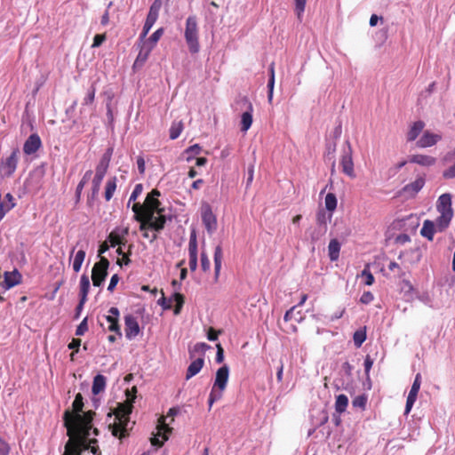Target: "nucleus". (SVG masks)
<instances>
[{"instance_id": "nucleus-2", "label": "nucleus", "mask_w": 455, "mask_h": 455, "mask_svg": "<svg viewBox=\"0 0 455 455\" xmlns=\"http://www.w3.org/2000/svg\"><path fill=\"white\" fill-rule=\"evenodd\" d=\"M135 396L127 397L124 403H119L113 412L108 414V417L115 416V420L109 424V429L115 437L123 440L130 435V415L132 411Z\"/></svg>"}, {"instance_id": "nucleus-50", "label": "nucleus", "mask_w": 455, "mask_h": 455, "mask_svg": "<svg viewBox=\"0 0 455 455\" xmlns=\"http://www.w3.org/2000/svg\"><path fill=\"white\" fill-rule=\"evenodd\" d=\"M161 298L158 299L157 303L164 309L168 310L172 308V299H167L164 296L163 291H161Z\"/></svg>"}, {"instance_id": "nucleus-21", "label": "nucleus", "mask_w": 455, "mask_h": 455, "mask_svg": "<svg viewBox=\"0 0 455 455\" xmlns=\"http://www.w3.org/2000/svg\"><path fill=\"white\" fill-rule=\"evenodd\" d=\"M408 162L423 167H430L435 164L436 158L428 155L414 154L409 156Z\"/></svg>"}, {"instance_id": "nucleus-56", "label": "nucleus", "mask_w": 455, "mask_h": 455, "mask_svg": "<svg viewBox=\"0 0 455 455\" xmlns=\"http://www.w3.org/2000/svg\"><path fill=\"white\" fill-rule=\"evenodd\" d=\"M87 330H88L87 318L85 317L80 323V324L77 326V328L76 330V335L82 336V335H84L87 331Z\"/></svg>"}, {"instance_id": "nucleus-47", "label": "nucleus", "mask_w": 455, "mask_h": 455, "mask_svg": "<svg viewBox=\"0 0 455 455\" xmlns=\"http://www.w3.org/2000/svg\"><path fill=\"white\" fill-rule=\"evenodd\" d=\"M119 310L117 307H112L108 310V315L106 316V320L109 324L118 322Z\"/></svg>"}, {"instance_id": "nucleus-63", "label": "nucleus", "mask_w": 455, "mask_h": 455, "mask_svg": "<svg viewBox=\"0 0 455 455\" xmlns=\"http://www.w3.org/2000/svg\"><path fill=\"white\" fill-rule=\"evenodd\" d=\"M118 282H119L118 275L117 274L113 275L111 279H110L108 290L112 292L115 290V288H116V284L118 283Z\"/></svg>"}, {"instance_id": "nucleus-51", "label": "nucleus", "mask_w": 455, "mask_h": 455, "mask_svg": "<svg viewBox=\"0 0 455 455\" xmlns=\"http://www.w3.org/2000/svg\"><path fill=\"white\" fill-rule=\"evenodd\" d=\"M295 1V12L299 19H300L302 13L305 11L307 0H294Z\"/></svg>"}, {"instance_id": "nucleus-14", "label": "nucleus", "mask_w": 455, "mask_h": 455, "mask_svg": "<svg viewBox=\"0 0 455 455\" xmlns=\"http://www.w3.org/2000/svg\"><path fill=\"white\" fill-rule=\"evenodd\" d=\"M239 103L243 104L246 108V110L241 116V131L246 132L252 124L253 106L246 96L242 97Z\"/></svg>"}, {"instance_id": "nucleus-31", "label": "nucleus", "mask_w": 455, "mask_h": 455, "mask_svg": "<svg viewBox=\"0 0 455 455\" xmlns=\"http://www.w3.org/2000/svg\"><path fill=\"white\" fill-rule=\"evenodd\" d=\"M152 50H153L152 46H148V45L144 44L140 48V51L135 60L133 66L134 67L142 66L145 63V61L148 60Z\"/></svg>"}, {"instance_id": "nucleus-40", "label": "nucleus", "mask_w": 455, "mask_h": 455, "mask_svg": "<svg viewBox=\"0 0 455 455\" xmlns=\"http://www.w3.org/2000/svg\"><path fill=\"white\" fill-rule=\"evenodd\" d=\"M164 30L163 28H158L148 38V42L144 44L148 46H152V49L156 46L161 36H163Z\"/></svg>"}, {"instance_id": "nucleus-32", "label": "nucleus", "mask_w": 455, "mask_h": 455, "mask_svg": "<svg viewBox=\"0 0 455 455\" xmlns=\"http://www.w3.org/2000/svg\"><path fill=\"white\" fill-rule=\"evenodd\" d=\"M347 405H348V398L346 395L340 394L336 396L335 411L338 413L341 414L344 411H346Z\"/></svg>"}, {"instance_id": "nucleus-4", "label": "nucleus", "mask_w": 455, "mask_h": 455, "mask_svg": "<svg viewBox=\"0 0 455 455\" xmlns=\"http://www.w3.org/2000/svg\"><path fill=\"white\" fill-rule=\"evenodd\" d=\"M436 210L439 213L435 220L436 229L438 232H443L449 228L454 215L450 194L445 193L439 196L436 202Z\"/></svg>"}, {"instance_id": "nucleus-18", "label": "nucleus", "mask_w": 455, "mask_h": 455, "mask_svg": "<svg viewBox=\"0 0 455 455\" xmlns=\"http://www.w3.org/2000/svg\"><path fill=\"white\" fill-rule=\"evenodd\" d=\"M442 140L440 134L433 133L427 130L423 132V135L417 141L416 145L418 148H425L435 146L438 141Z\"/></svg>"}, {"instance_id": "nucleus-35", "label": "nucleus", "mask_w": 455, "mask_h": 455, "mask_svg": "<svg viewBox=\"0 0 455 455\" xmlns=\"http://www.w3.org/2000/svg\"><path fill=\"white\" fill-rule=\"evenodd\" d=\"M331 219V212L327 215L324 211H319L316 214V222L319 226H321L323 231H326L327 222Z\"/></svg>"}, {"instance_id": "nucleus-22", "label": "nucleus", "mask_w": 455, "mask_h": 455, "mask_svg": "<svg viewBox=\"0 0 455 455\" xmlns=\"http://www.w3.org/2000/svg\"><path fill=\"white\" fill-rule=\"evenodd\" d=\"M22 276L20 273L14 269L13 271L4 272V286L5 290H9L15 285H18L21 283Z\"/></svg>"}, {"instance_id": "nucleus-45", "label": "nucleus", "mask_w": 455, "mask_h": 455, "mask_svg": "<svg viewBox=\"0 0 455 455\" xmlns=\"http://www.w3.org/2000/svg\"><path fill=\"white\" fill-rule=\"evenodd\" d=\"M202 151V148L198 144L190 146L185 150V154L188 155L187 161L189 162L194 156L199 155Z\"/></svg>"}, {"instance_id": "nucleus-58", "label": "nucleus", "mask_w": 455, "mask_h": 455, "mask_svg": "<svg viewBox=\"0 0 455 455\" xmlns=\"http://www.w3.org/2000/svg\"><path fill=\"white\" fill-rule=\"evenodd\" d=\"M373 299H374V296L371 291H364L360 298V302L363 304H369Z\"/></svg>"}, {"instance_id": "nucleus-37", "label": "nucleus", "mask_w": 455, "mask_h": 455, "mask_svg": "<svg viewBox=\"0 0 455 455\" xmlns=\"http://www.w3.org/2000/svg\"><path fill=\"white\" fill-rule=\"evenodd\" d=\"M92 175V171L89 170L84 173L82 180L79 181V183L76 187V195L77 199L80 198L81 193H82L84 186L86 185V183L91 180Z\"/></svg>"}, {"instance_id": "nucleus-24", "label": "nucleus", "mask_w": 455, "mask_h": 455, "mask_svg": "<svg viewBox=\"0 0 455 455\" xmlns=\"http://www.w3.org/2000/svg\"><path fill=\"white\" fill-rule=\"evenodd\" d=\"M435 232H438L436 229V221L434 222L430 220H424L423 226L420 229V235L428 241H433Z\"/></svg>"}, {"instance_id": "nucleus-23", "label": "nucleus", "mask_w": 455, "mask_h": 455, "mask_svg": "<svg viewBox=\"0 0 455 455\" xmlns=\"http://www.w3.org/2000/svg\"><path fill=\"white\" fill-rule=\"evenodd\" d=\"M425 185V178L418 177L414 181L405 185L403 188V192L414 196H416L424 187Z\"/></svg>"}, {"instance_id": "nucleus-55", "label": "nucleus", "mask_w": 455, "mask_h": 455, "mask_svg": "<svg viewBox=\"0 0 455 455\" xmlns=\"http://www.w3.org/2000/svg\"><path fill=\"white\" fill-rule=\"evenodd\" d=\"M106 34H97L93 37V43L92 47L96 48L100 47L106 41Z\"/></svg>"}, {"instance_id": "nucleus-48", "label": "nucleus", "mask_w": 455, "mask_h": 455, "mask_svg": "<svg viewBox=\"0 0 455 455\" xmlns=\"http://www.w3.org/2000/svg\"><path fill=\"white\" fill-rule=\"evenodd\" d=\"M352 403L354 407H358L362 410H364L367 403V397L365 395H358L353 400Z\"/></svg>"}, {"instance_id": "nucleus-11", "label": "nucleus", "mask_w": 455, "mask_h": 455, "mask_svg": "<svg viewBox=\"0 0 455 455\" xmlns=\"http://www.w3.org/2000/svg\"><path fill=\"white\" fill-rule=\"evenodd\" d=\"M161 6H162L161 0H155L153 2V4H151V6L149 8V12H148L147 19H146V21H145V24L143 26L142 32L140 36V38L141 40L147 36V35L148 34V32L151 29V28L153 27V25L156 23V21L158 18V15H159V11L161 9Z\"/></svg>"}, {"instance_id": "nucleus-53", "label": "nucleus", "mask_w": 455, "mask_h": 455, "mask_svg": "<svg viewBox=\"0 0 455 455\" xmlns=\"http://www.w3.org/2000/svg\"><path fill=\"white\" fill-rule=\"evenodd\" d=\"M201 267L204 272L209 271L211 267L210 259L205 252L201 254Z\"/></svg>"}, {"instance_id": "nucleus-41", "label": "nucleus", "mask_w": 455, "mask_h": 455, "mask_svg": "<svg viewBox=\"0 0 455 455\" xmlns=\"http://www.w3.org/2000/svg\"><path fill=\"white\" fill-rule=\"evenodd\" d=\"M361 276L364 279V284L372 285L375 278L370 270V265L366 264L363 270L361 273Z\"/></svg>"}, {"instance_id": "nucleus-29", "label": "nucleus", "mask_w": 455, "mask_h": 455, "mask_svg": "<svg viewBox=\"0 0 455 455\" xmlns=\"http://www.w3.org/2000/svg\"><path fill=\"white\" fill-rule=\"evenodd\" d=\"M340 251V243L337 239H331L328 245V254L331 261L338 260Z\"/></svg>"}, {"instance_id": "nucleus-62", "label": "nucleus", "mask_w": 455, "mask_h": 455, "mask_svg": "<svg viewBox=\"0 0 455 455\" xmlns=\"http://www.w3.org/2000/svg\"><path fill=\"white\" fill-rule=\"evenodd\" d=\"M216 362L221 363L224 361V349L220 344H217Z\"/></svg>"}, {"instance_id": "nucleus-5", "label": "nucleus", "mask_w": 455, "mask_h": 455, "mask_svg": "<svg viewBox=\"0 0 455 455\" xmlns=\"http://www.w3.org/2000/svg\"><path fill=\"white\" fill-rule=\"evenodd\" d=\"M86 453L101 455L96 438H92L91 442L68 440L62 455H86Z\"/></svg>"}, {"instance_id": "nucleus-54", "label": "nucleus", "mask_w": 455, "mask_h": 455, "mask_svg": "<svg viewBox=\"0 0 455 455\" xmlns=\"http://www.w3.org/2000/svg\"><path fill=\"white\" fill-rule=\"evenodd\" d=\"M7 202H1V204L5 207H10V211L13 209L16 205L15 199L11 193H7L4 196Z\"/></svg>"}, {"instance_id": "nucleus-19", "label": "nucleus", "mask_w": 455, "mask_h": 455, "mask_svg": "<svg viewBox=\"0 0 455 455\" xmlns=\"http://www.w3.org/2000/svg\"><path fill=\"white\" fill-rule=\"evenodd\" d=\"M124 331L127 339H131L136 337L140 332V326L137 319L132 315H127L124 317Z\"/></svg>"}, {"instance_id": "nucleus-60", "label": "nucleus", "mask_w": 455, "mask_h": 455, "mask_svg": "<svg viewBox=\"0 0 455 455\" xmlns=\"http://www.w3.org/2000/svg\"><path fill=\"white\" fill-rule=\"evenodd\" d=\"M411 241V237L407 234H400L395 237V243L398 244H405Z\"/></svg>"}, {"instance_id": "nucleus-13", "label": "nucleus", "mask_w": 455, "mask_h": 455, "mask_svg": "<svg viewBox=\"0 0 455 455\" xmlns=\"http://www.w3.org/2000/svg\"><path fill=\"white\" fill-rule=\"evenodd\" d=\"M201 217L208 234H212L217 229V218L209 204L205 203L202 205Z\"/></svg>"}, {"instance_id": "nucleus-6", "label": "nucleus", "mask_w": 455, "mask_h": 455, "mask_svg": "<svg viewBox=\"0 0 455 455\" xmlns=\"http://www.w3.org/2000/svg\"><path fill=\"white\" fill-rule=\"evenodd\" d=\"M228 378L229 368L227 364H224L219 368L216 372L214 384L208 398L209 411L212 409L213 403L222 397V394L228 386Z\"/></svg>"}, {"instance_id": "nucleus-17", "label": "nucleus", "mask_w": 455, "mask_h": 455, "mask_svg": "<svg viewBox=\"0 0 455 455\" xmlns=\"http://www.w3.org/2000/svg\"><path fill=\"white\" fill-rule=\"evenodd\" d=\"M420 385H421V374L417 373L415 376L414 381L412 383V386L411 387V390L409 392V395L407 396L405 411H404L405 414H409L410 411H411V408L417 399L418 393L420 388Z\"/></svg>"}, {"instance_id": "nucleus-10", "label": "nucleus", "mask_w": 455, "mask_h": 455, "mask_svg": "<svg viewBox=\"0 0 455 455\" xmlns=\"http://www.w3.org/2000/svg\"><path fill=\"white\" fill-rule=\"evenodd\" d=\"M109 261L106 257H100L92 270V280L94 286H100L108 275Z\"/></svg>"}, {"instance_id": "nucleus-9", "label": "nucleus", "mask_w": 455, "mask_h": 455, "mask_svg": "<svg viewBox=\"0 0 455 455\" xmlns=\"http://www.w3.org/2000/svg\"><path fill=\"white\" fill-rule=\"evenodd\" d=\"M20 149L19 148H14L11 154L5 157H3L0 161V177L10 178L15 172L19 158H20Z\"/></svg>"}, {"instance_id": "nucleus-26", "label": "nucleus", "mask_w": 455, "mask_h": 455, "mask_svg": "<svg viewBox=\"0 0 455 455\" xmlns=\"http://www.w3.org/2000/svg\"><path fill=\"white\" fill-rule=\"evenodd\" d=\"M90 290V280L86 275H83L80 279V307L84 306L87 300Z\"/></svg>"}, {"instance_id": "nucleus-59", "label": "nucleus", "mask_w": 455, "mask_h": 455, "mask_svg": "<svg viewBox=\"0 0 455 455\" xmlns=\"http://www.w3.org/2000/svg\"><path fill=\"white\" fill-rule=\"evenodd\" d=\"M9 444L3 438H0V455H9Z\"/></svg>"}, {"instance_id": "nucleus-43", "label": "nucleus", "mask_w": 455, "mask_h": 455, "mask_svg": "<svg viewBox=\"0 0 455 455\" xmlns=\"http://www.w3.org/2000/svg\"><path fill=\"white\" fill-rule=\"evenodd\" d=\"M173 299L176 303L173 312L175 315H179L181 311L183 305H184L185 298L181 293L176 292L173 295Z\"/></svg>"}, {"instance_id": "nucleus-49", "label": "nucleus", "mask_w": 455, "mask_h": 455, "mask_svg": "<svg viewBox=\"0 0 455 455\" xmlns=\"http://www.w3.org/2000/svg\"><path fill=\"white\" fill-rule=\"evenodd\" d=\"M388 269L391 271V272H395L396 273L397 276L402 278L404 276L405 273L403 271L402 267H400V265L395 261H391L388 265Z\"/></svg>"}, {"instance_id": "nucleus-39", "label": "nucleus", "mask_w": 455, "mask_h": 455, "mask_svg": "<svg viewBox=\"0 0 455 455\" xmlns=\"http://www.w3.org/2000/svg\"><path fill=\"white\" fill-rule=\"evenodd\" d=\"M325 208L330 212H332L335 211L337 207V197L333 193H328L325 196L324 200Z\"/></svg>"}, {"instance_id": "nucleus-3", "label": "nucleus", "mask_w": 455, "mask_h": 455, "mask_svg": "<svg viewBox=\"0 0 455 455\" xmlns=\"http://www.w3.org/2000/svg\"><path fill=\"white\" fill-rule=\"evenodd\" d=\"M159 196V190L155 188L148 194L143 204L135 203L132 207L134 212V219L140 220L145 219V216L148 218L153 217L155 212L161 213L163 210L159 209L160 201L157 199Z\"/></svg>"}, {"instance_id": "nucleus-42", "label": "nucleus", "mask_w": 455, "mask_h": 455, "mask_svg": "<svg viewBox=\"0 0 455 455\" xmlns=\"http://www.w3.org/2000/svg\"><path fill=\"white\" fill-rule=\"evenodd\" d=\"M401 291L403 292L405 296L411 298L415 289L409 280L403 279L401 282Z\"/></svg>"}, {"instance_id": "nucleus-7", "label": "nucleus", "mask_w": 455, "mask_h": 455, "mask_svg": "<svg viewBox=\"0 0 455 455\" xmlns=\"http://www.w3.org/2000/svg\"><path fill=\"white\" fill-rule=\"evenodd\" d=\"M184 37L192 54L198 53L200 51L199 28L197 18L195 15L188 16L186 20Z\"/></svg>"}, {"instance_id": "nucleus-34", "label": "nucleus", "mask_w": 455, "mask_h": 455, "mask_svg": "<svg viewBox=\"0 0 455 455\" xmlns=\"http://www.w3.org/2000/svg\"><path fill=\"white\" fill-rule=\"evenodd\" d=\"M188 255L189 257H197V238L195 230H193L190 234L188 243Z\"/></svg>"}, {"instance_id": "nucleus-12", "label": "nucleus", "mask_w": 455, "mask_h": 455, "mask_svg": "<svg viewBox=\"0 0 455 455\" xmlns=\"http://www.w3.org/2000/svg\"><path fill=\"white\" fill-rule=\"evenodd\" d=\"M158 434L150 438L153 446L162 447L164 443L168 440L167 434L171 433L172 428L165 423V418L160 417L157 425Z\"/></svg>"}, {"instance_id": "nucleus-1", "label": "nucleus", "mask_w": 455, "mask_h": 455, "mask_svg": "<svg viewBox=\"0 0 455 455\" xmlns=\"http://www.w3.org/2000/svg\"><path fill=\"white\" fill-rule=\"evenodd\" d=\"M84 408V398L77 393L72 403L73 411L67 410L63 414L64 427L67 428L68 440L91 442L90 431L92 428V420L95 416L93 411H88L81 415Z\"/></svg>"}, {"instance_id": "nucleus-36", "label": "nucleus", "mask_w": 455, "mask_h": 455, "mask_svg": "<svg viewBox=\"0 0 455 455\" xmlns=\"http://www.w3.org/2000/svg\"><path fill=\"white\" fill-rule=\"evenodd\" d=\"M84 258H85V251L84 250H79L76 255H75V258H74V261H73V270L75 272H79L80 269H81V267H82V264L84 260Z\"/></svg>"}, {"instance_id": "nucleus-30", "label": "nucleus", "mask_w": 455, "mask_h": 455, "mask_svg": "<svg viewBox=\"0 0 455 455\" xmlns=\"http://www.w3.org/2000/svg\"><path fill=\"white\" fill-rule=\"evenodd\" d=\"M222 258H223L222 248L220 245H217L215 247V251H214L215 280H218L220 273Z\"/></svg>"}, {"instance_id": "nucleus-57", "label": "nucleus", "mask_w": 455, "mask_h": 455, "mask_svg": "<svg viewBox=\"0 0 455 455\" xmlns=\"http://www.w3.org/2000/svg\"><path fill=\"white\" fill-rule=\"evenodd\" d=\"M142 191H143L142 184H137L129 198V204L132 201H135L138 198V196L142 193Z\"/></svg>"}, {"instance_id": "nucleus-27", "label": "nucleus", "mask_w": 455, "mask_h": 455, "mask_svg": "<svg viewBox=\"0 0 455 455\" xmlns=\"http://www.w3.org/2000/svg\"><path fill=\"white\" fill-rule=\"evenodd\" d=\"M107 385V379L102 374H97L93 378L92 381V393L96 395L100 393L103 392L106 388Z\"/></svg>"}, {"instance_id": "nucleus-28", "label": "nucleus", "mask_w": 455, "mask_h": 455, "mask_svg": "<svg viewBox=\"0 0 455 455\" xmlns=\"http://www.w3.org/2000/svg\"><path fill=\"white\" fill-rule=\"evenodd\" d=\"M204 364V358H197L195 361H193L187 370L186 379H189L195 375H196L202 370Z\"/></svg>"}, {"instance_id": "nucleus-15", "label": "nucleus", "mask_w": 455, "mask_h": 455, "mask_svg": "<svg viewBox=\"0 0 455 455\" xmlns=\"http://www.w3.org/2000/svg\"><path fill=\"white\" fill-rule=\"evenodd\" d=\"M158 214L159 216L156 218H154V216L150 218L145 216V219L138 220L140 223V229L146 230L148 228H153L156 231L162 230L164 228L166 220L165 216H164L162 212Z\"/></svg>"}, {"instance_id": "nucleus-52", "label": "nucleus", "mask_w": 455, "mask_h": 455, "mask_svg": "<svg viewBox=\"0 0 455 455\" xmlns=\"http://www.w3.org/2000/svg\"><path fill=\"white\" fill-rule=\"evenodd\" d=\"M95 93H96V89H95L94 85H92L88 91L86 97L84 99V104H85V105L92 104V102L94 101Z\"/></svg>"}, {"instance_id": "nucleus-61", "label": "nucleus", "mask_w": 455, "mask_h": 455, "mask_svg": "<svg viewBox=\"0 0 455 455\" xmlns=\"http://www.w3.org/2000/svg\"><path fill=\"white\" fill-rule=\"evenodd\" d=\"M274 85H275V78L269 77L268 84H267V88H268L267 100L269 102H272V100H273Z\"/></svg>"}, {"instance_id": "nucleus-46", "label": "nucleus", "mask_w": 455, "mask_h": 455, "mask_svg": "<svg viewBox=\"0 0 455 455\" xmlns=\"http://www.w3.org/2000/svg\"><path fill=\"white\" fill-rule=\"evenodd\" d=\"M108 243H109L111 247H115L116 245L123 243V238L118 233L113 231L108 237Z\"/></svg>"}, {"instance_id": "nucleus-64", "label": "nucleus", "mask_w": 455, "mask_h": 455, "mask_svg": "<svg viewBox=\"0 0 455 455\" xmlns=\"http://www.w3.org/2000/svg\"><path fill=\"white\" fill-rule=\"evenodd\" d=\"M443 176L445 179H453V178H455V164L453 165H451L450 168H448L447 170H445L443 172Z\"/></svg>"}, {"instance_id": "nucleus-33", "label": "nucleus", "mask_w": 455, "mask_h": 455, "mask_svg": "<svg viewBox=\"0 0 455 455\" xmlns=\"http://www.w3.org/2000/svg\"><path fill=\"white\" fill-rule=\"evenodd\" d=\"M116 188V178L113 177L107 181L105 188V199L109 201Z\"/></svg>"}, {"instance_id": "nucleus-8", "label": "nucleus", "mask_w": 455, "mask_h": 455, "mask_svg": "<svg viewBox=\"0 0 455 455\" xmlns=\"http://www.w3.org/2000/svg\"><path fill=\"white\" fill-rule=\"evenodd\" d=\"M114 149L113 148H108L105 153L102 155L100 163L98 164L96 167V172L95 176L92 180V196H95L98 195L101 181L105 176V174L108 172V169L109 167V164L113 156Z\"/></svg>"}, {"instance_id": "nucleus-20", "label": "nucleus", "mask_w": 455, "mask_h": 455, "mask_svg": "<svg viewBox=\"0 0 455 455\" xmlns=\"http://www.w3.org/2000/svg\"><path fill=\"white\" fill-rule=\"evenodd\" d=\"M42 146L40 137L36 133L31 134L24 142L23 152L29 156L35 154Z\"/></svg>"}, {"instance_id": "nucleus-16", "label": "nucleus", "mask_w": 455, "mask_h": 455, "mask_svg": "<svg viewBox=\"0 0 455 455\" xmlns=\"http://www.w3.org/2000/svg\"><path fill=\"white\" fill-rule=\"evenodd\" d=\"M347 150L345 151L340 159V165L342 172L351 179L355 178L354 170V162L352 157V148L350 143L347 141Z\"/></svg>"}, {"instance_id": "nucleus-44", "label": "nucleus", "mask_w": 455, "mask_h": 455, "mask_svg": "<svg viewBox=\"0 0 455 455\" xmlns=\"http://www.w3.org/2000/svg\"><path fill=\"white\" fill-rule=\"evenodd\" d=\"M183 130V124L181 122L177 124H172L170 128V139L175 140L177 139Z\"/></svg>"}, {"instance_id": "nucleus-25", "label": "nucleus", "mask_w": 455, "mask_h": 455, "mask_svg": "<svg viewBox=\"0 0 455 455\" xmlns=\"http://www.w3.org/2000/svg\"><path fill=\"white\" fill-rule=\"evenodd\" d=\"M425 123L421 120L414 122L409 128L406 133V140L409 142L414 141L419 134L423 132Z\"/></svg>"}, {"instance_id": "nucleus-38", "label": "nucleus", "mask_w": 455, "mask_h": 455, "mask_svg": "<svg viewBox=\"0 0 455 455\" xmlns=\"http://www.w3.org/2000/svg\"><path fill=\"white\" fill-rule=\"evenodd\" d=\"M355 346L360 347L366 339V330L365 328L359 329L355 331L353 335Z\"/></svg>"}]
</instances>
